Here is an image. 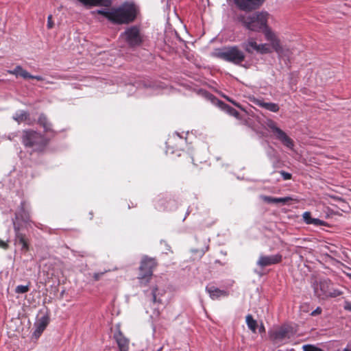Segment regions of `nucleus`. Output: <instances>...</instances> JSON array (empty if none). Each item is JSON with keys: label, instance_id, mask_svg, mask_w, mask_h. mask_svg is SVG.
I'll use <instances>...</instances> for the list:
<instances>
[{"label": "nucleus", "instance_id": "nucleus-10", "mask_svg": "<svg viewBox=\"0 0 351 351\" xmlns=\"http://www.w3.org/2000/svg\"><path fill=\"white\" fill-rule=\"evenodd\" d=\"M236 7L245 12H250L258 8L265 0H233Z\"/></svg>", "mask_w": 351, "mask_h": 351}, {"label": "nucleus", "instance_id": "nucleus-28", "mask_svg": "<svg viewBox=\"0 0 351 351\" xmlns=\"http://www.w3.org/2000/svg\"><path fill=\"white\" fill-rule=\"evenodd\" d=\"M246 324L250 330L253 332H256L257 328V322L253 318L251 315L246 316Z\"/></svg>", "mask_w": 351, "mask_h": 351}, {"label": "nucleus", "instance_id": "nucleus-33", "mask_svg": "<svg viewBox=\"0 0 351 351\" xmlns=\"http://www.w3.org/2000/svg\"><path fill=\"white\" fill-rule=\"evenodd\" d=\"M310 222H311V224H313L316 226H324L325 224L324 221L321 220L317 218H313V220Z\"/></svg>", "mask_w": 351, "mask_h": 351}, {"label": "nucleus", "instance_id": "nucleus-39", "mask_svg": "<svg viewBox=\"0 0 351 351\" xmlns=\"http://www.w3.org/2000/svg\"><path fill=\"white\" fill-rule=\"evenodd\" d=\"M7 243L3 241L0 240V247L2 248H6L7 247Z\"/></svg>", "mask_w": 351, "mask_h": 351}, {"label": "nucleus", "instance_id": "nucleus-26", "mask_svg": "<svg viewBox=\"0 0 351 351\" xmlns=\"http://www.w3.org/2000/svg\"><path fill=\"white\" fill-rule=\"evenodd\" d=\"M38 123L42 125L46 132L51 131V124L44 114H40L38 118Z\"/></svg>", "mask_w": 351, "mask_h": 351}, {"label": "nucleus", "instance_id": "nucleus-38", "mask_svg": "<svg viewBox=\"0 0 351 351\" xmlns=\"http://www.w3.org/2000/svg\"><path fill=\"white\" fill-rule=\"evenodd\" d=\"M224 97L228 100L230 102H231L232 104H234V106H237V107H239V105L234 101L232 100L231 99H230L228 97H226V96H224Z\"/></svg>", "mask_w": 351, "mask_h": 351}, {"label": "nucleus", "instance_id": "nucleus-21", "mask_svg": "<svg viewBox=\"0 0 351 351\" xmlns=\"http://www.w3.org/2000/svg\"><path fill=\"white\" fill-rule=\"evenodd\" d=\"M258 45L254 38H250L246 42L243 43L242 46L247 52L253 53L254 51H257Z\"/></svg>", "mask_w": 351, "mask_h": 351}, {"label": "nucleus", "instance_id": "nucleus-3", "mask_svg": "<svg viewBox=\"0 0 351 351\" xmlns=\"http://www.w3.org/2000/svg\"><path fill=\"white\" fill-rule=\"evenodd\" d=\"M22 143L31 152H41L47 143V139L34 130H24L22 135Z\"/></svg>", "mask_w": 351, "mask_h": 351}, {"label": "nucleus", "instance_id": "nucleus-6", "mask_svg": "<svg viewBox=\"0 0 351 351\" xmlns=\"http://www.w3.org/2000/svg\"><path fill=\"white\" fill-rule=\"evenodd\" d=\"M27 205L25 202L21 203V210L19 211L16 214L15 219H13V225L14 228L16 232V241L19 243V244L21 245V249L24 250H28V245L27 241H25L24 237L19 234V231L20 229V226L18 224V221L21 219L23 222H27L29 219V214L27 209Z\"/></svg>", "mask_w": 351, "mask_h": 351}, {"label": "nucleus", "instance_id": "nucleus-7", "mask_svg": "<svg viewBox=\"0 0 351 351\" xmlns=\"http://www.w3.org/2000/svg\"><path fill=\"white\" fill-rule=\"evenodd\" d=\"M120 38L125 40L130 47L138 46L143 42V34L140 27L136 25H132L126 28L121 34Z\"/></svg>", "mask_w": 351, "mask_h": 351}, {"label": "nucleus", "instance_id": "nucleus-17", "mask_svg": "<svg viewBox=\"0 0 351 351\" xmlns=\"http://www.w3.org/2000/svg\"><path fill=\"white\" fill-rule=\"evenodd\" d=\"M206 289L213 300L226 297L228 294L226 291L221 290L213 285L206 287Z\"/></svg>", "mask_w": 351, "mask_h": 351}, {"label": "nucleus", "instance_id": "nucleus-13", "mask_svg": "<svg viewBox=\"0 0 351 351\" xmlns=\"http://www.w3.org/2000/svg\"><path fill=\"white\" fill-rule=\"evenodd\" d=\"M208 98L212 101V102L214 104L217 105L222 110L228 113V114L234 117L237 119H239V113L232 107L229 106L228 105L224 104L221 101L218 100L213 95H209Z\"/></svg>", "mask_w": 351, "mask_h": 351}, {"label": "nucleus", "instance_id": "nucleus-4", "mask_svg": "<svg viewBox=\"0 0 351 351\" xmlns=\"http://www.w3.org/2000/svg\"><path fill=\"white\" fill-rule=\"evenodd\" d=\"M214 56L234 64L242 62L245 57L243 51L239 49L237 46L217 49L214 51Z\"/></svg>", "mask_w": 351, "mask_h": 351}, {"label": "nucleus", "instance_id": "nucleus-8", "mask_svg": "<svg viewBox=\"0 0 351 351\" xmlns=\"http://www.w3.org/2000/svg\"><path fill=\"white\" fill-rule=\"evenodd\" d=\"M155 266L156 261L154 258L145 257L142 259L138 274V280L141 284H146L149 282Z\"/></svg>", "mask_w": 351, "mask_h": 351}, {"label": "nucleus", "instance_id": "nucleus-9", "mask_svg": "<svg viewBox=\"0 0 351 351\" xmlns=\"http://www.w3.org/2000/svg\"><path fill=\"white\" fill-rule=\"evenodd\" d=\"M265 35V39L270 43L272 49L278 54L279 57L286 56L285 49L280 45V40L272 29L267 26L262 31Z\"/></svg>", "mask_w": 351, "mask_h": 351}, {"label": "nucleus", "instance_id": "nucleus-35", "mask_svg": "<svg viewBox=\"0 0 351 351\" xmlns=\"http://www.w3.org/2000/svg\"><path fill=\"white\" fill-rule=\"evenodd\" d=\"M281 175L282 176L284 180H289L291 177V175L289 173L285 171H281Z\"/></svg>", "mask_w": 351, "mask_h": 351}, {"label": "nucleus", "instance_id": "nucleus-29", "mask_svg": "<svg viewBox=\"0 0 351 351\" xmlns=\"http://www.w3.org/2000/svg\"><path fill=\"white\" fill-rule=\"evenodd\" d=\"M271 45L267 43H262L258 45L257 53L261 54H266L271 52Z\"/></svg>", "mask_w": 351, "mask_h": 351}, {"label": "nucleus", "instance_id": "nucleus-23", "mask_svg": "<svg viewBox=\"0 0 351 351\" xmlns=\"http://www.w3.org/2000/svg\"><path fill=\"white\" fill-rule=\"evenodd\" d=\"M8 73L14 75L16 77L21 76L24 79H27L28 77H32L26 70L23 69L21 66H16L13 70H8Z\"/></svg>", "mask_w": 351, "mask_h": 351}, {"label": "nucleus", "instance_id": "nucleus-11", "mask_svg": "<svg viewBox=\"0 0 351 351\" xmlns=\"http://www.w3.org/2000/svg\"><path fill=\"white\" fill-rule=\"evenodd\" d=\"M282 261V256L279 254L273 255H265L261 254L256 261L257 266L261 268L277 264Z\"/></svg>", "mask_w": 351, "mask_h": 351}, {"label": "nucleus", "instance_id": "nucleus-25", "mask_svg": "<svg viewBox=\"0 0 351 351\" xmlns=\"http://www.w3.org/2000/svg\"><path fill=\"white\" fill-rule=\"evenodd\" d=\"M28 118V112L23 110L16 111L13 115V119L19 123L27 121Z\"/></svg>", "mask_w": 351, "mask_h": 351}, {"label": "nucleus", "instance_id": "nucleus-14", "mask_svg": "<svg viewBox=\"0 0 351 351\" xmlns=\"http://www.w3.org/2000/svg\"><path fill=\"white\" fill-rule=\"evenodd\" d=\"M269 336L273 341L276 342H280L287 337L288 330L284 327L278 328L272 330L269 332Z\"/></svg>", "mask_w": 351, "mask_h": 351}, {"label": "nucleus", "instance_id": "nucleus-32", "mask_svg": "<svg viewBox=\"0 0 351 351\" xmlns=\"http://www.w3.org/2000/svg\"><path fill=\"white\" fill-rule=\"evenodd\" d=\"M302 218H303L304 221L306 224H311L310 221H311L313 220V217H311V213L308 211H306L303 213Z\"/></svg>", "mask_w": 351, "mask_h": 351}, {"label": "nucleus", "instance_id": "nucleus-12", "mask_svg": "<svg viewBox=\"0 0 351 351\" xmlns=\"http://www.w3.org/2000/svg\"><path fill=\"white\" fill-rule=\"evenodd\" d=\"M330 285L331 282L328 279H324L314 284L313 289L315 295L322 300L326 299Z\"/></svg>", "mask_w": 351, "mask_h": 351}, {"label": "nucleus", "instance_id": "nucleus-1", "mask_svg": "<svg viewBox=\"0 0 351 351\" xmlns=\"http://www.w3.org/2000/svg\"><path fill=\"white\" fill-rule=\"evenodd\" d=\"M138 8L133 2H125L121 6L111 11L101 10L98 13L104 14L110 21L122 24L133 21L137 15Z\"/></svg>", "mask_w": 351, "mask_h": 351}, {"label": "nucleus", "instance_id": "nucleus-20", "mask_svg": "<svg viewBox=\"0 0 351 351\" xmlns=\"http://www.w3.org/2000/svg\"><path fill=\"white\" fill-rule=\"evenodd\" d=\"M254 103L258 106L272 112H277L280 109L279 106L277 104L272 102H265L262 99H254Z\"/></svg>", "mask_w": 351, "mask_h": 351}, {"label": "nucleus", "instance_id": "nucleus-18", "mask_svg": "<svg viewBox=\"0 0 351 351\" xmlns=\"http://www.w3.org/2000/svg\"><path fill=\"white\" fill-rule=\"evenodd\" d=\"M85 7L90 8L93 6L104 5L108 6L110 4V0H76Z\"/></svg>", "mask_w": 351, "mask_h": 351}, {"label": "nucleus", "instance_id": "nucleus-30", "mask_svg": "<svg viewBox=\"0 0 351 351\" xmlns=\"http://www.w3.org/2000/svg\"><path fill=\"white\" fill-rule=\"evenodd\" d=\"M343 294V292L337 289H335L330 285L329 290L327 293L328 298H336Z\"/></svg>", "mask_w": 351, "mask_h": 351}, {"label": "nucleus", "instance_id": "nucleus-43", "mask_svg": "<svg viewBox=\"0 0 351 351\" xmlns=\"http://www.w3.org/2000/svg\"><path fill=\"white\" fill-rule=\"evenodd\" d=\"M162 348H160L157 351H162Z\"/></svg>", "mask_w": 351, "mask_h": 351}, {"label": "nucleus", "instance_id": "nucleus-42", "mask_svg": "<svg viewBox=\"0 0 351 351\" xmlns=\"http://www.w3.org/2000/svg\"><path fill=\"white\" fill-rule=\"evenodd\" d=\"M346 276L351 279V274L350 273H348L346 274Z\"/></svg>", "mask_w": 351, "mask_h": 351}, {"label": "nucleus", "instance_id": "nucleus-41", "mask_svg": "<svg viewBox=\"0 0 351 351\" xmlns=\"http://www.w3.org/2000/svg\"><path fill=\"white\" fill-rule=\"evenodd\" d=\"M345 308L346 309H348V310L351 311V305L350 304H346Z\"/></svg>", "mask_w": 351, "mask_h": 351}, {"label": "nucleus", "instance_id": "nucleus-15", "mask_svg": "<svg viewBox=\"0 0 351 351\" xmlns=\"http://www.w3.org/2000/svg\"><path fill=\"white\" fill-rule=\"evenodd\" d=\"M49 322V318L47 315H44L39 318L35 323V330L34 335L36 337H40L41 333L44 331Z\"/></svg>", "mask_w": 351, "mask_h": 351}, {"label": "nucleus", "instance_id": "nucleus-16", "mask_svg": "<svg viewBox=\"0 0 351 351\" xmlns=\"http://www.w3.org/2000/svg\"><path fill=\"white\" fill-rule=\"evenodd\" d=\"M145 88H150L152 91L150 93L158 94L164 93L167 86L161 82H144L141 84Z\"/></svg>", "mask_w": 351, "mask_h": 351}, {"label": "nucleus", "instance_id": "nucleus-2", "mask_svg": "<svg viewBox=\"0 0 351 351\" xmlns=\"http://www.w3.org/2000/svg\"><path fill=\"white\" fill-rule=\"evenodd\" d=\"M269 14L266 12H256L239 16V21L248 30L261 32L267 26Z\"/></svg>", "mask_w": 351, "mask_h": 351}, {"label": "nucleus", "instance_id": "nucleus-31", "mask_svg": "<svg viewBox=\"0 0 351 351\" xmlns=\"http://www.w3.org/2000/svg\"><path fill=\"white\" fill-rule=\"evenodd\" d=\"M29 291V287L27 285H18L16 287L15 291L17 293H25Z\"/></svg>", "mask_w": 351, "mask_h": 351}, {"label": "nucleus", "instance_id": "nucleus-22", "mask_svg": "<svg viewBox=\"0 0 351 351\" xmlns=\"http://www.w3.org/2000/svg\"><path fill=\"white\" fill-rule=\"evenodd\" d=\"M263 199L269 204H285L290 200H291V197H273L270 196H263Z\"/></svg>", "mask_w": 351, "mask_h": 351}, {"label": "nucleus", "instance_id": "nucleus-36", "mask_svg": "<svg viewBox=\"0 0 351 351\" xmlns=\"http://www.w3.org/2000/svg\"><path fill=\"white\" fill-rule=\"evenodd\" d=\"M322 313V308L320 307H317L315 311L311 313V315L315 316Z\"/></svg>", "mask_w": 351, "mask_h": 351}, {"label": "nucleus", "instance_id": "nucleus-5", "mask_svg": "<svg viewBox=\"0 0 351 351\" xmlns=\"http://www.w3.org/2000/svg\"><path fill=\"white\" fill-rule=\"evenodd\" d=\"M265 127L267 130L271 134V136L279 141L285 147L291 151L294 150L295 144L293 139L285 131L281 130L274 121L271 119L267 120Z\"/></svg>", "mask_w": 351, "mask_h": 351}, {"label": "nucleus", "instance_id": "nucleus-27", "mask_svg": "<svg viewBox=\"0 0 351 351\" xmlns=\"http://www.w3.org/2000/svg\"><path fill=\"white\" fill-rule=\"evenodd\" d=\"M177 140L179 141L178 143L180 144V145H182L185 142V139L183 137L180 136L179 133L175 132L172 135V136H171L169 138V140L167 143V146L169 147V146L171 145L174 143V141H176Z\"/></svg>", "mask_w": 351, "mask_h": 351}, {"label": "nucleus", "instance_id": "nucleus-40", "mask_svg": "<svg viewBox=\"0 0 351 351\" xmlns=\"http://www.w3.org/2000/svg\"><path fill=\"white\" fill-rule=\"evenodd\" d=\"M102 274H103V273H101V274H99V273H95V274H94V278H95L96 280H99V278L100 276H101Z\"/></svg>", "mask_w": 351, "mask_h": 351}, {"label": "nucleus", "instance_id": "nucleus-19", "mask_svg": "<svg viewBox=\"0 0 351 351\" xmlns=\"http://www.w3.org/2000/svg\"><path fill=\"white\" fill-rule=\"evenodd\" d=\"M157 292H158L157 288H154L152 291V305H153V312L152 313H150V317L152 319H156V317H158V315L160 314L158 305L160 302V300H158L157 298Z\"/></svg>", "mask_w": 351, "mask_h": 351}, {"label": "nucleus", "instance_id": "nucleus-37", "mask_svg": "<svg viewBox=\"0 0 351 351\" xmlns=\"http://www.w3.org/2000/svg\"><path fill=\"white\" fill-rule=\"evenodd\" d=\"M28 78H30V79H35V80H37L38 81H42L43 80V78L42 76L40 75H32V77H28Z\"/></svg>", "mask_w": 351, "mask_h": 351}, {"label": "nucleus", "instance_id": "nucleus-34", "mask_svg": "<svg viewBox=\"0 0 351 351\" xmlns=\"http://www.w3.org/2000/svg\"><path fill=\"white\" fill-rule=\"evenodd\" d=\"M53 27V23L52 21V16L49 15L47 17V27L51 29Z\"/></svg>", "mask_w": 351, "mask_h": 351}, {"label": "nucleus", "instance_id": "nucleus-24", "mask_svg": "<svg viewBox=\"0 0 351 351\" xmlns=\"http://www.w3.org/2000/svg\"><path fill=\"white\" fill-rule=\"evenodd\" d=\"M116 341L120 349V351H128V340L122 336L121 333L116 335Z\"/></svg>", "mask_w": 351, "mask_h": 351}]
</instances>
